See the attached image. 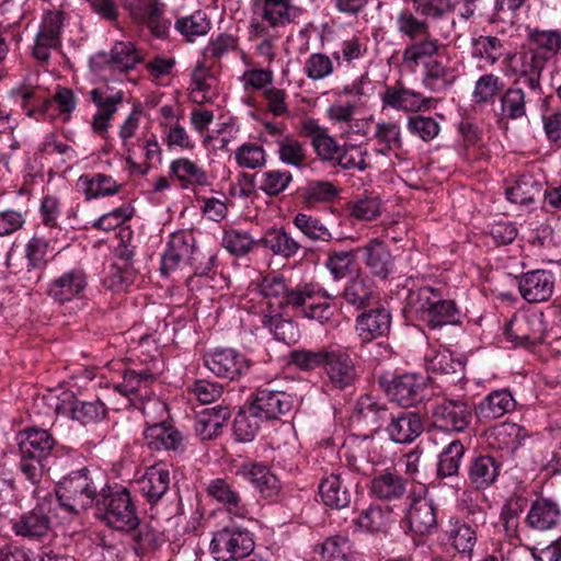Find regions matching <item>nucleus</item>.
<instances>
[{
    "label": "nucleus",
    "instance_id": "nucleus-1",
    "mask_svg": "<svg viewBox=\"0 0 561 561\" xmlns=\"http://www.w3.org/2000/svg\"><path fill=\"white\" fill-rule=\"evenodd\" d=\"M146 419L144 440L152 451L183 453L185 439L183 434L168 422L169 411L165 402L158 398L148 399L140 407Z\"/></svg>",
    "mask_w": 561,
    "mask_h": 561
},
{
    "label": "nucleus",
    "instance_id": "nucleus-2",
    "mask_svg": "<svg viewBox=\"0 0 561 561\" xmlns=\"http://www.w3.org/2000/svg\"><path fill=\"white\" fill-rule=\"evenodd\" d=\"M216 261L213 252L204 253L196 245L194 233L179 230L170 234L167 249L161 257V273L169 275L183 266H191L196 275H206Z\"/></svg>",
    "mask_w": 561,
    "mask_h": 561
},
{
    "label": "nucleus",
    "instance_id": "nucleus-3",
    "mask_svg": "<svg viewBox=\"0 0 561 561\" xmlns=\"http://www.w3.org/2000/svg\"><path fill=\"white\" fill-rule=\"evenodd\" d=\"M96 516L108 527L130 531L139 525L138 511L130 492L123 486L108 489L95 502Z\"/></svg>",
    "mask_w": 561,
    "mask_h": 561
},
{
    "label": "nucleus",
    "instance_id": "nucleus-4",
    "mask_svg": "<svg viewBox=\"0 0 561 561\" xmlns=\"http://www.w3.org/2000/svg\"><path fill=\"white\" fill-rule=\"evenodd\" d=\"M98 494L90 471L82 468L64 477L56 486V495L62 507L71 513H80L89 508Z\"/></svg>",
    "mask_w": 561,
    "mask_h": 561
},
{
    "label": "nucleus",
    "instance_id": "nucleus-5",
    "mask_svg": "<svg viewBox=\"0 0 561 561\" xmlns=\"http://www.w3.org/2000/svg\"><path fill=\"white\" fill-rule=\"evenodd\" d=\"M259 291L262 295L270 313L277 316L285 308L294 309V306L300 304L307 296V291H301V284L291 288L286 278L278 273H268L262 277L259 283Z\"/></svg>",
    "mask_w": 561,
    "mask_h": 561
},
{
    "label": "nucleus",
    "instance_id": "nucleus-6",
    "mask_svg": "<svg viewBox=\"0 0 561 561\" xmlns=\"http://www.w3.org/2000/svg\"><path fill=\"white\" fill-rule=\"evenodd\" d=\"M561 45L560 36L554 31L534 30L528 33V53H531L528 69V88L540 90L539 78L546 61L553 57Z\"/></svg>",
    "mask_w": 561,
    "mask_h": 561
},
{
    "label": "nucleus",
    "instance_id": "nucleus-7",
    "mask_svg": "<svg viewBox=\"0 0 561 561\" xmlns=\"http://www.w3.org/2000/svg\"><path fill=\"white\" fill-rule=\"evenodd\" d=\"M254 549L252 534L247 529L226 526L214 533L209 545L210 553L216 560L243 558Z\"/></svg>",
    "mask_w": 561,
    "mask_h": 561
},
{
    "label": "nucleus",
    "instance_id": "nucleus-8",
    "mask_svg": "<svg viewBox=\"0 0 561 561\" xmlns=\"http://www.w3.org/2000/svg\"><path fill=\"white\" fill-rule=\"evenodd\" d=\"M433 426L448 433L463 432L472 420L470 405L462 400L442 399L431 409Z\"/></svg>",
    "mask_w": 561,
    "mask_h": 561
},
{
    "label": "nucleus",
    "instance_id": "nucleus-9",
    "mask_svg": "<svg viewBox=\"0 0 561 561\" xmlns=\"http://www.w3.org/2000/svg\"><path fill=\"white\" fill-rule=\"evenodd\" d=\"M422 67V84L432 92H443L458 79L460 62L447 47Z\"/></svg>",
    "mask_w": 561,
    "mask_h": 561
},
{
    "label": "nucleus",
    "instance_id": "nucleus-10",
    "mask_svg": "<svg viewBox=\"0 0 561 561\" xmlns=\"http://www.w3.org/2000/svg\"><path fill=\"white\" fill-rule=\"evenodd\" d=\"M204 365L219 378L237 380L250 369L249 358L241 352L231 348H215L203 356Z\"/></svg>",
    "mask_w": 561,
    "mask_h": 561
},
{
    "label": "nucleus",
    "instance_id": "nucleus-11",
    "mask_svg": "<svg viewBox=\"0 0 561 561\" xmlns=\"http://www.w3.org/2000/svg\"><path fill=\"white\" fill-rule=\"evenodd\" d=\"M89 98L98 111L92 117V130L105 138L111 127V122L116 114L118 106L123 103L124 92L114 90L107 85L92 89Z\"/></svg>",
    "mask_w": 561,
    "mask_h": 561
},
{
    "label": "nucleus",
    "instance_id": "nucleus-12",
    "mask_svg": "<svg viewBox=\"0 0 561 561\" xmlns=\"http://www.w3.org/2000/svg\"><path fill=\"white\" fill-rule=\"evenodd\" d=\"M323 370L330 386L336 390L352 387L358 378L353 358L346 350L339 345H329Z\"/></svg>",
    "mask_w": 561,
    "mask_h": 561
},
{
    "label": "nucleus",
    "instance_id": "nucleus-13",
    "mask_svg": "<svg viewBox=\"0 0 561 561\" xmlns=\"http://www.w3.org/2000/svg\"><path fill=\"white\" fill-rule=\"evenodd\" d=\"M125 8L131 19L146 25L153 36L164 38L168 35L171 22L164 16L165 4L160 0H129Z\"/></svg>",
    "mask_w": 561,
    "mask_h": 561
},
{
    "label": "nucleus",
    "instance_id": "nucleus-14",
    "mask_svg": "<svg viewBox=\"0 0 561 561\" xmlns=\"http://www.w3.org/2000/svg\"><path fill=\"white\" fill-rule=\"evenodd\" d=\"M301 291H307L300 304L294 306L301 314L320 323H328L334 316V296L316 283L301 284Z\"/></svg>",
    "mask_w": 561,
    "mask_h": 561
},
{
    "label": "nucleus",
    "instance_id": "nucleus-15",
    "mask_svg": "<svg viewBox=\"0 0 561 561\" xmlns=\"http://www.w3.org/2000/svg\"><path fill=\"white\" fill-rule=\"evenodd\" d=\"M88 287V275L80 268L68 270L50 280L47 287V295L57 304L82 299Z\"/></svg>",
    "mask_w": 561,
    "mask_h": 561
},
{
    "label": "nucleus",
    "instance_id": "nucleus-16",
    "mask_svg": "<svg viewBox=\"0 0 561 561\" xmlns=\"http://www.w3.org/2000/svg\"><path fill=\"white\" fill-rule=\"evenodd\" d=\"M295 401L296 399L293 393L264 387L259 388L253 393V399L250 403L252 404V410L257 411L259 415L267 421L278 419L280 415L290 412Z\"/></svg>",
    "mask_w": 561,
    "mask_h": 561
},
{
    "label": "nucleus",
    "instance_id": "nucleus-17",
    "mask_svg": "<svg viewBox=\"0 0 561 561\" xmlns=\"http://www.w3.org/2000/svg\"><path fill=\"white\" fill-rule=\"evenodd\" d=\"M252 12L272 27H285L297 22L302 15V9L293 3V0H252Z\"/></svg>",
    "mask_w": 561,
    "mask_h": 561
},
{
    "label": "nucleus",
    "instance_id": "nucleus-18",
    "mask_svg": "<svg viewBox=\"0 0 561 561\" xmlns=\"http://www.w3.org/2000/svg\"><path fill=\"white\" fill-rule=\"evenodd\" d=\"M207 495L225 507L231 517L245 519L250 511L234 483L227 478L211 479L206 485Z\"/></svg>",
    "mask_w": 561,
    "mask_h": 561
},
{
    "label": "nucleus",
    "instance_id": "nucleus-19",
    "mask_svg": "<svg viewBox=\"0 0 561 561\" xmlns=\"http://www.w3.org/2000/svg\"><path fill=\"white\" fill-rule=\"evenodd\" d=\"M357 252L362 253L363 263L373 276L385 280L393 272L394 260L383 241L373 239Z\"/></svg>",
    "mask_w": 561,
    "mask_h": 561
},
{
    "label": "nucleus",
    "instance_id": "nucleus-20",
    "mask_svg": "<svg viewBox=\"0 0 561 561\" xmlns=\"http://www.w3.org/2000/svg\"><path fill=\"white\" fill-rule=\"evenodd\" d=\"M383 107L405 113L421 112L432 107V99L403 85L387 87L381 95Z\"/></svg>",
    "mask_w": 561,
    "mask_h": 561
},
{
    "label": "nucleus",
    "instance_id": "nucleus-21",
    "mask_svg": "<svg viewBox=\"0 0 561 561\" xmlns=\"http://www.w3.org/2000/svg\"><path fill=\"white\" fill-rule=\"evenodd\" d=\"M447 46L431 34V31L411 41L402 51V62L410 69H416L434 59Z\"/></svg>",
    "mask_w": 561,
    "mask_h": 561
},
{
    "label": "nucleus",
    "instance_id": "nucleus-22",
    "mask_svg": "<svg viewBox=\"0 0 561 561\" xmlns=\"http://www.w3.org/2000/svg\"><path fill=\"white\" fill-rule=\"evenodd\" d=\"M237 474L249 481L265 499L276 497L282 490L279 479L261 462L242 463Z\"/></svg>",
    "mask_w": 561,
    "mask_h": 561
},
{
    "label": "nucleus",
    "instance_id": "nucleus-23",
    "mask_svg": "<svg viewBox=\"0 0 561 561\" xmlns=\"http://www.w3.org/2000/svg\"><path fill=\"white\" fill-rule=\"evenodd\" d=\"M20 454L47 460L56 445L53 435L46 430L26 428L18 434Z\"/></svg>",
    "mask_w": 561,
    "mask_h": 561
},
{
    "label": "nucleus",
    "instance_id": "nucleus-24",
    "mask_svg": "<svg viewBox=\"0 0 561 561\" xmlns=\"http://www.w3.org/2000/svg\"><path fill=\"white\" fill-rule=\"evenodd\" d=\"M170 469L167 463L157 462L147 468L145 474L138 480L140 493L151 504L157 503L169 490Z\"/></svg>",
    "mask_w": 561,
    "mask_h": 561
},
{
    "label": "nucleus",
    "instance_id": "nucleus-25",
    "mask_svg": "<svg viewBox=\"0 0 561 561\" xmlns=\"http://www.w3.org/2000/svg\"><path fill=\"white\" fill-rule=\"evenodd\" d=\"M170 174L184 190L206 187L210 185L207 171L196 161L186 157L174 159L170 163Z\"/></svg>",
    "mask_w": 561,
    "mask_h": 561
},
{
    "label": "nucleus",
    "instance_id": "nucleus-26",
    "mask_svg": "<svg viewBox=\"0 0 561 561\" xmlns=\"http://www.w3.org/2000/svg\"><path fill=\"white\" fill-rule=\"evenodd\" d=\"M59 241V234L35 228L33 236L26 242L24 252L28 270H39L46 265V256Z\"/></svg>",
    "mask_w": 561,
    "mask_h": 561
},
{
    "label": "nucleus",
    "instance_id": "nucleus-27",
    "mask_svg": "<svg viewBox=\"0 0 561 561\" xmlns=\"http://www.w3.org/2000/svg\"><path fill=\"white\" fill-rule=\"evenodd\" d=\"M423 432V422L415 412H400L390 415L387 433L390 439L398 444H409L416 439Z\"/></svg>",
    "mask_w": 561,
    "mask_h": 561
},
{
    "label": "nucleus",
    "instance_id": "nucleus-28",
    "mask_svg": "<svg viewBox=\"0 0 561 561\" xmlns=\"http://www.w3.org/2000/svg\"><path fill=\"white\" fill-rule=\"evenodd\" d=\"M536 499L531 502L528 510V527L538 530H548L557 526L561 511L557 502L543 497L533 490Z\"/></svg>",
    "mask_w": 561,
    "mask_h": 561
},
{
    "label": "nucleus",
    "instance_id": "nucleus-29",
    "mask_svg": "<svg viewBox=\"0 0 561 561\" xmlns=\"http://www.w3.org/2000/svg\"><path fill=\"white\" fill-rule=\"evenodd\" d=\"M391 314L386 308H376L356 319V331L364 342H369L390 331Z\"/></svg>",
    "mask_w": 561,
    "mask_h": 561
},
{
    "label": "nucleus",
    "instance_id": "nucleus-30",
    "mask_svg": "<svg viewBox=\"0 0 561 561\" xmlns=\"http://www.w3.org/2000/svg\"><path fill=\"white\" fill-rule=\"evenodd\" d=\"M501 470V463L492 456L480 455L474 457L468 466V479L477 490H484L492 485Z\"/></svg>",
    "mask_w": 561,
    "mask_h": 561
},
{
    "label": "nucleus",
    "instance_id": "nucleus-31",
    "mask_svg": "<svg viewBox=\"0 0 561 561\" xmlns=\"http://www.w3.org/2000/svg\"><path fill=\"white\" fill-rule=\"evenodd\" d=\"M412 531L419 535L431 534L437 526L436 508L427 497L414 499L408 512Z\"/></svg>",
    "mask_w": 561,
    "mask_h": 561
},
{
    "label": "nucleus",
    "instance_id": "nucleus-32",
    "mask_svg": "<svg viewBox=\"0 0 561 561\" xmlns=\"http://www.w3.org/2000/svg\"><path fill=\"white\" fill-rule=\"evenodd\" d=\"M422 382L413 374H404L393 378L387 388L389 398L403 407H411L417 403L421 396Z\"/></svg>",
    "mask_w": 561,
    "mask_h": 561
},
{
    "label": "nucleus",
    "instance_id": "nucleus-33",
    "mask_svg": "<svg viewBox=\"0 0 561 561\" xmlns=\"http://www.w3.org/2000/svg\"><path fill=\"white\" fill-rule=\"evenodd\" d=\"M319 493L324 505L344 508L351 503V492L341 473L324 477L319 485Z\"/></svg>",
    "mask_w": 561,
    "mask_h": 561
},
{
    "label": "nucleus",
    "instance_id": "nucleus-34",
    "mask_svg": "<svg viewBox=\"0 0 561 561\" xmlns=\"http://www.w3.org/2000/svg\"><path fill=\"white\" fill-rule=\"evenodd\" d=\"M525 506L526 499L522 496L511 497L501 514L506 537L511 545L515 547L522 546L520 525L526 523V516L523 515Z\"/></svg>",
    "mask_w": 561,
    "mask_h": 561
},
{
    "label": "nucleus",
    "instance_id": "nucleus-35",
    "mask_svg": "<svg viewBox=\"0 0 561 561\" xmlns=\"http://www.w3.org/2000/svg\"><path fill=\"white\" fill-rule=\"evenodd\" d=\"M49 525V518L43 508L35 507L20 518L12 520V530L16 536L41 539L48 534Z\"/></svg>",
    "mask_w": 561,
    "mask_h": 561
},
{
    "label": "nucleus",
    "instance_id": "nucleus-36",
    "mask_svg": "<svg viewBox=\"0 0 561 561\" xmlns=\"http://www.w3.org/2000/svg\"><path fill=\"white\" fill-rule=\"evenodd\" d=\"M230 417L228 408L217 405L204 410L194 422L195 434L202 440H209L219 435L221 428Z\"/></svg>",
    "mask_w": 561,
    "mask_h": 561
},
{
    "label": "nucleus",
    "instance_id": "nucleus-37",
    "mask_svg": "<svg viewBox=\"0 0 561 561\" xmlns=\"http://www.w3.org/2000/svg\"><path fill=\"white\" fill-rule=\"evenodd\" d=\"M215 77L205 65V59L197 61L191 76L190 99L197 104L211 102L215 92Z\"/></svg>",
    "mask_w": 561,
    "mask_h": 561
},
{
    "label": "nucleus",
    "instance_id": "nucleus-38",
    "mask_svg": "<svg viewBox=\"0 0 561 561\" xmlns=\"http://www.w3.org/2000/svg\"><path fill=\"white\" fill-rule=\"evenodd\" d=\"M369 491L380 500H397L404 495L407 482L400 474L386 470L370 481Z\"/></svg>",
    "mask_w": 561,
    "mask_h": 561
},
{
    "label": "nucleus",
    "instance_id": "nucleus-39",
    "mask_svg": "<svg viewBox=\"0 0 561 561\" xmlns=\"http://www.w3.org/2000/svg\"><path fill=\"white\" fill-rule=\"evenodd\" d=\"M275 144L277 146L276 154L283 164L297 169L305 168L308 164L307 146L293 135L277 138Z\"/></svg>",
    "mask_w": 561,
    "mask_h": 561
},
{
    "label": "nucleus",
    "instance_id": "nucleus-40",
    "mask_svg": "<svg viewBox=\"0 0 561 561\" xmlns=\"http://www.w3.org/2000/svg\"><path fill=\"white\" fill-rule=\"evenodd\" d=\"M356 105L352 102H334L327 108V118L333 126L342 129V137L351 133L362 134L359 119L355 117Z\"/></svg>",
    "mask_w": 561,
    "mask_h": 561
},
{
    "label": "nucleus",
    "instance_id": "nucleus-41",
    "mask_svg": "<svg viewBox=\"0 0 561 561\" xmlns=\"http://www.w3.org/2000/svg\"><path fill=\"white\" fill-rule=\"evenodd\" d=\"M156 377L147 369L141 370H126L123 375V380L115 385V389L123 396H137L139 398L152 399L149 397V387L154 381ZM145 401L142 402V404Z\"/></svg>",
    "mask_w": 561,
    "mask_h": 561
},
{
    "label": "nucleus",
    "instance_id": "nucleus-42",
    "mask_svg": "<svg viewBox=\"0 0 561 561\" xmlns=\"http://www.w3.org/2000/svg\"><path fill=\"white\" fill-rule=\"evenodd\" d=\"M425 367L428 373L438 375H462L465 362L456 357L447 348L430 350L425 355Z\"/></svg>",
    "mask_w": 561,
    "mask_h": 561
},
{
    "label": "nucleus",
    "instance_id": "nucleus-43",
    "mask_svg": "<svg viewBox=\"0 0 561 561\" xmlns=\"http://www.w3.org/2000/svg\"><path fill=\"white\" fill-rule=\"evenodd\" d=\"M79 183L83 187L87 201L112 196L122 190V184L117 183L113 176L103 173L83 174L79 178Z\"/></svg>",
    "mask_w": 561,
    "mask_h": 561
},
{
    "label": "nucleus",
    "instance_id": "nucleus-44",
    "mask_svg": "<svg viewBox=\"0 0 561 561\" xmlns=\"http://www.w3.org/2000/svg\"><path fill=\"white\" fill-rule=\"evenodd\" d=\"M515 400L506 390H495L489 393L477 407L478 417L493 420L513 410Z\"/></svg>",
    "mask_w": 561,
    "mask_h": 561
},
{
    "label": "nucleus",
    "instance_id": "nucleus-45",
    "mask_svg": "<svg viewBox=\"0 0 561 561\" xmlns=\"http://www.w3.org/2000/svg\"><path fill=\"white\" fill-rule=\"evenodd\" d=\"M250 21L249 34L252 39H260L256 44L255 50L259 56L265 58L267 62H272L276 56L275 42L277 36L270 34V28H273L267 24V21L261 16L254 14Z\"/></svg>",
    "mask_w": 561,
    "mask_h": 561
},
{
    "label": "nucleus",
    "instance_id": "nucleus-46",
    "mask_svg": "<svg viewBox=\"0 0 561 561\" xmlns=\"http://www.w3.org/2000/svg\"><path fill=\"white\" fill-rule=\"evenodd\" d=\"M262 421H265L257 411L252 410V404L241 409L233 421V434L238 442H252L257 435Z\"/></svg>",
    "mask_w": 561,
    "mask_h": 561
},
{
    "label": "nucleus",
    "instance_id": "nucleus-47",
    "mask_svg": "<svg viewBox=\"0 0 561 561\" xmlns=\"http://www.w3.org/2000/svg\"><path fill=\"white\" fill-rule=\"evenodd\" d=\"M261 243L275 255L285 259L295 256L301 248L300 243L283 228L268 230L261 239Z\"/></svg>",
    "mask_w": 561,
    "mask_h": 561
},
{
    "label": "nucleus",
    "instance_id": "nucleus-48",
    "mask_svg": "<svg viewBox=\"0 0 561 561\" xmlns=\"http://www.w3.org/2000/svg\"><path fill=\"white\" fill-rule=\"evenodd\" d=\"M440 293L430 286L410 289L407 297V310L423 321L425 320L431 308L439 302Z\"/></svg>",
    "mask_w": 561,
    "mask_h": 561
},
{
    "label": "nucleus",
    "instance_id": "nucleus-49",
    "mask_svg": "<svg viewBox=\"0 0 561 561\" xmlns=\"http://www.w3.org/2000/svg\"><path fill=\"white\" fill-rule=\"evenodd\" d=\"M447 534L451 546L461 553H470L477 542L476 530L458 517L449 518Z\"/></svg>",
    "mask_w": 561,
    "mask_h": 561
},
{
    "label": "nucleus",
    "instance_id": "nucleus-50",
    "mask_svg": "<svg viewBox=\"0 0 561 561\" xmlns=\"http://www.w3.org/2000/svg\"><path fill=\"white\" fill-rule=\"evenodd\" d=\"M392 19L397 32L410 42L430 32L427 21L419 19L409 8L398 10Z\"/></svg>",
    "mask_w": 561,
    "mask_h": 561
},
{
    "label": "nucleus",
    "instance_id": "nucleus-51",
    "mask_svg": "<svg viewBox=\"0 0 561 561\" xmlns=\"http://www.w3.org/2000/svg\"><path fill=\"white\" fill-rule=\"evenodd\" d=\"M39 224L36 228H44L45 231H49L54 234H61L62 228L59 224L61 216V202L60 198L55 195H45L42 197L39 207Z\"/></svg>",
    "mask_w": 561,
    "mask_h": 561
},
{
    "label": "nucleus",
    "instance_id": "nucleus-52",
    "mask_svg": "<svg viewBox=\"0 0 561 561\" xmlns=\"http://www.w3.org/2000/svg\"><path fill=\"white\" fill-rule=\"evenodd\" d=\"M553 286L554 277L551 272L545 270L528 272V304L549 300Z\"/></svg>",
    "mask_w": 561,
    "mask_h": 561
},
{
    "label": "nucleus",
    "instance_id": "nucleus-53",
    "mask_svg": "<svg viewBox=\"0 0 561 561\" xmlns=\"http://www.w3.org/2000/svg\"><path fill=\"white\" fill-rule=\"evenodd\" d=\"M267 158L268 154L264 147L253 141L242 144L234 151V161L242 169H262L266 165Z\"/></svg>",
    "mask_w": 561,
    "mask_h": 561
},
{
    "label": "nucleus",
    "instance_id": "nucleus-54",
    "mask_svg": "<svg viewBox=\"0 0 561 561\" xmlns=\"http://www.w3.org/2000/svg\"><path fill=\"white\" fill-rule=\"evenodd\" d=\"M141 117V108L138 106L134 107L123 124L119 126V138L122 140V147L126 153V161L129 164H134L133 154L137 145L135 139L140 127Z\"/></svg>",
    "mask_w": 561,
    "mask_h": 561
},
{
    "label": "nucleus",
    "instance_id": "nucleus-55",
    "mask_svg": "<svg viewBox=\"0 0 561 561\" xmlns=\"http://www.w3.org/2000/svg\"><path fill=\"white\" fill-rule=\"evenodd\" d=\"M355 413L360 420L377 427L391 415L386 403L378 401L370 394L359 397L355 405Z\"/></svg>",
    "mask_w": 561,
    "mask_h": 561
},
{
    "label": "nucleus",
    "instance_id": "nucleus-56",
    "mask_svg": "<svg viewBox=\"0 0 561 561\" xmlns=\"http://www.w3.org/2000/svg\"><path fill=\"white\" fill-rule=\"evenodd\" d=\"M463 455L465 446L459 439H454L444 447L438 458V477L447 478L458 474Z\"/></svg>",
    "mask_w": 561,
    "mask_h": 561
},
{
    "label": "nucleus",
    "instance_id": "nucleus-57",
    "mask_svg": "<svg viewBox=\"0 0 561 561\" xmlns=\"http://www.w3.org/2000/svg\"><path fill=\"white\" fill-rule=\"evenodd\" d=\"M293 174L283 169H270L259 176V188L267 196L275 197L284 193L293 182Z\"/></svg>",
    "mask_w": 561,
    "mask_h": 561
},
{
    "label": "nucleus",
    "instance_id": "nucleus-58",
    "mask_svg": "<svg viewBox=\"0 0 561 561\" xmlns=\"http://www.w3.org/2000/svg\"><path fill=\"white\" fill-rule=\"evenodd\" d=\"M391 522V511L379 505H370L356 518L358 527L369 533L386 531Z\"/></svg>",
    "mask_w": 561,
    "mask_h": 561
},
{
    "label": "nucleus",
    "instance_id": "nucleus-59",
    "mask_svg": "<svg viewBox=\"0 0 561 561\" xmlns=\"http://www.w3.org/2000/svg\"><path fill=\"white\" fill-rule=\"evenodd\" d=\"M471 55L481 61L480 67L492 66L502 57V44L494 36H479L472 41Z\"/></svg>",
    "mask_w": 561,
    "mask_h": 561
},
{
    "label": "nucleus",
    "instance_id": "nucleus-60",
    "mask_svg": "<svg viewBox=\"0 0 561 561\" xmlns=\"http://www.w3.org/2000/svg\"><path fill=\"white\" fill-rule=\"evenodd\" d=\"M293 224L305 237L312 241L330 242L333 239L329 228L311 215L298 213L294 217Z\"/></svg>",
    "mask_w": 561,
    "mask_h": 561
},
{
    "label": "nucleus",
    "instance_id": "nucleus-61",
    "mask_svg": "<svg viewBox=\"0 0 561 561\" xmlns=\"http://www.w3.org/2000/svg\"><path fill=\"white\" fill-rule=\"evenodd\" d=\"M210 25L207 14L197 10L191 15L178 19L174 26L188 42H193L195 37L206 35Z\"/></svg>",
    "mask_w": 561,
    "mask_h": 561
},
{
    "label": "nucleus",
    "instance_id": "nucleus-62",
    "mask_svg": "<svg viewBox=\"0 0 561 561\" xmlns=\"http://www.w3.org/2000/svg\"><path fill=\"white\" fill-rule=\"evenodd\" d=\"M144 61V55L131 42H117L111 50V64L118 70H129Z\"/></svg>",
    "mask_w": 561,
    "mask_h": 561
},
{
    "label": "nucleus",
    "instance_id": "nucleus-63",
    "mask_svg": "<svg viewBox=\"0 0 561 561\" xmlns=\"http://www.w3.org/2000/svg\"><path fill=\"white\" fill-rule=\"evenodd\" d=\"M368 157V151L360 146L344 144L333 167H340L344 170L365 171L369 168Z\"/></svg>",
    "mask_w": 561,
    "mask_h": 561
},
{
    "label": "nucleus",
    "instance_id": "nucleus-64",
    "mask_svg": "<svg viewBox=\"0 0 561 561\" xmlns=\"http://www.w3.org/2000/svg\"><path fill=\"white\" fill-rule=\"evenodd\" d=\"M373 296V289L368 277L356 276L344 288L343 297L347 304L357 309L366 307Z\"/></svg>",
    "mask_w": 561,
    "mask_h": 561
}]
</instances>
